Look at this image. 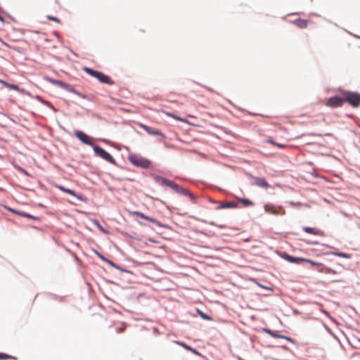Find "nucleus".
I'll return each mask as SVG.
<instances>
[{
  "label": "nucleus",
  "instance_id": "1",
  "mask_svg": "<svg viewBox=\"0 0 360 360\" xmlns=\"http://www.w3.org/2000/svg\"><path fill=\"white\" fill-rule=\"evenodd\" d=\"M156 182L158 184L171 188L176 193H181L185 195H188L191 200H194L193 195L190 193L187 190L180 187L178 184L174 183V181L167 179L165 178H162L161 176H157L155 177Z\"/></svg>",
  "mask_w": 360,
  "mask_h": 360
},
{
  "label": "nucleus",
  "instance_id": "2",
  "mask_svg": "<svg viewBox=\"0 0 360 360\" xmlns=\"http://www.w3.org/2000/svg\"><path fill=\"white\" fill-rule=\"evenodd\" d=\"M83 70L89 75L96 78L101 83L108 84L110 85L114 84V82L110 79V78L108 76L104 75L101 72L94 70L86 67L84 68Z\"/></svg>",
  "mask_w": 360,
  "mask_h": 360
},
{
  "label": "nucleus",
  "instance_id": "3",
  "mask_svg": "<svg viewBox=\"0 0 360 360\" xmlns=\"http://www.w3.org/2000/svg\"><path fill=\"white\" fill-rule=\"evenodd\" d=\"M128 160L132 165L143 169H148L151 165V162L149 160L134 154L129 155Z\"/></svg>",
  "mask_w": 360,
  "mask_h": 360
},
{
  "label": "nucleus",
  "instance_id": "4",
  "mask_svg": "<svg viewBox=\"0 0 360 360\" xmlns=\"http://www.w3.org/2000/svg\"><path fill=\"white\" fill-rule=\"evenodd\" d=\"M344 102L346 101L353 107L360 105V94L356 92L342 91Z\"/></svg>",
  "mask_w": 360,
  "mask_h": 360
},
{
  "label": "nucleus",
  "instance_id": "5",
  "mask_svg": "<svg viewBox=\"0 0 360 360\" xmlns=\"http://www.w3.org/2000/svg\"><path fill=\"white\" fill-rule=\"evenodd\" d=\"M94 151L96 153V155L100 157L101 158L106 160L107 162L115 165V160L112 158V156L108 153L107 151H105L104 149L101 148L100 146H96L94 147Z\"/></svg>",
  "mask_w": 360,
  "mask_h": 360
},
{
  "label": "nucleus",
  "instance_id": "6",
  "mask_svg": "<svg viewBox=\"0 0 360 360\" xmlns=\"http://www.w3.org/2000/svg\"><path fill=\"white\" fill-rule=\"evenodd\" d=\"M265 212L274 215H284L285 210L281 206H276L272 204H266L264 206Z\"/></svg>",
  "mask_w": 360,
  "mask_h": 360
},
{
  "label": "nucleus",
  "instance_id": "7",
  "mask_svg": "<svg viewBox=\"0 0 360 360\" xmlns=\"http://www.w3.org/2000/svg\"><path fill=\"white\" fill-rule=\"evenodd\" d=\"M75 135L79 140L86 145L92 146L94 143V139L81 131H75Z\"/></svg>",
  "mask_w": 360,
  "mask_h": 360
},
{
  "label": "nucleus",
  "instance_id": "8",
  "mask_svg": "<svg viewBox=\"0 0 360 360\" xmlns=\"http://www.w3.org/2000/svg\"><path fill=\"white\" fill-rule=\"evenodd\" d=\"M344 103V98L338 96L329 98L326 101V105L330 108L341 107Z\"/></svg>",
  "mask_w": 360,
  "mask_h": 360
},
{
  "label": "nucleus",
  "instance_id": "9",
  "mask_svg": "<svg viewBox=\"0 0 360 360\" xmlns=\"http://www.w3.org/2000/svg\"><path fill=\"white\" fill-rule=\"evenodd\" d=\"M141 127L144 130L146 131L148 134H150V135H155V136H160L162 138H165V135L163 133H162L160 131H159L158 129H154L153 127H148L147 125H145V124H141Z\"/></svg>",
  "mask_w": 360,
  "mask_h": 360
},
{
  "label": "nucleus",
  "instance_id": "10",
  "mask_svg": "<svg viewBox=\"0 0 360 360\" xmlns=\"http://www.w3.org/2000/svg\"><path fill=\"white\" fill-rule=\"evenodd\" d=\"M263 331L264 333H266V334L271 335L273 338H281V339L286 340L289 342H292V339L291 338H289V337H287V336H285L283 335H280V334H278V333L277 331H273L269 328H263Z\"/></svg>",
  "mask_w": 360,
  "mask_h": 360
},
{
  "label": "nucleus",
  "instance_id": "11",
  "mask_svg": "<svg viewBox=\"0 0 360 360\" xmlns=\"http://www.w3.org/2000/svg\"><path fill=\"white\" fill-rule=\"evenodd\" d=\"M254 184L264 188H268L269 187V183L264 179L259 177L255 178Z\"/></svg>",
  "mask_w": 360,
  "mask_h": 360
},
{
  "label": "nucleus",
  "instance_id": "12",
  "mask_svg": "<svg viewBox=\"0 0 360 360\" xmlns=\"http://www.w3.org/2000/svg\"><path fill=\"white\" fill-rule=\"evenodd\" d=\"M284 259L290 263L300 264L302 262H304V258L302 257H295L291 255L285 254L283 256Z\"/></svg>",
  "mask_w": 360,
  "mask_h": 360
},
{
  "label": "nucleus",
  "instance_id": "13",
  "mask_svg": "<svg viewBox=\"0 0 360 360\" xmlns=\"http://www.w3.org/2000/svg\"><path fill=\"white\" fill-rule=\"evenodd\" d=\"M309 21L304 19H297L292 21V24L296 25L297 27L304 29L307 27Z\"/></svg>",
  "mask_w": 360,
  "mask_h": 360
},
{
  "label": "nucleus",
  "instance_id": "14",
  "mask_svg": "<svg viewBox=\"0 0 360 360\" xmlns=\"http://www.w3.org/2000/svg\"><path fill=\"white\" fill-rule=\"evenodd\" d=\"M134 214L136 215V217H141V218L146 219L150 222L158 224V221L156 219L151 218L148 216H146L140 212H134Z\"/></svg>",
  "mask_w": 360,
  "mask_h": 360
},
{
  "label": "nucleus",
  "instance_id": "15",
  "mask_svg": "<svg viewBox=\"0 0 360 360\" xmlns=\"http://www.w3.org/2000/svg\"><path fill=\"white\" fill-rule=\"evenodd\" d=\"M303 230L307 233H310V234H313V235H321V231L319 230H317L314 228L305 226V227H303Z\"/></svg>",
  "mask_w": 360,
  "mask_h": 360
},
{
  "label": "nucleus",
  "instance_id": "16",
  "mask_svg": "<svg viewBox=\"0 0 360 360\" xmlns=\"http://www.w3.org/2000/svg\"><path fill=\"white\" fill-rule=\"evenodd\" d=\"M176 344L182 346L184 348H185L186 349L188 350V351H191V352H193V354H196V355H198V356H200V354L195 349L192 348L191 347L186 345L185 343L184 342H176Z\"/></svg>",
  "mask_w": 360,
  "mask_h": 360
},
{
  "label": "nucleus",
  "instance_id": "17",
  "mask_svg": "<svg viewBox=\"0 0 360 360\" xmlns=\"http://www.w3.org/2000/svg\"><path fill=\"white\" fill-rule=\"evenodd\" d=\"M236 207H237V204L235 202H228L221 205L218 207V209L236 208Z\"/></svg>",
  "mask_w": 360,
  "mask_h": 360
},
{
  "label": "nucleus",
  "instance_id": "18",
  "mask_svg": "<svg viewBox=\"0 0 360 360\" xmlns=\"http://www.w3.org/2000/svg\"><path fill=\"white\" fill-rule=\"evenodd\" d=\"M58 188L60 191H63V192H64V193H66L70 194V195H72V196H75V197H77V195H76V193H75V191H72V190H71V189L66 188H65V187H64V186H58Z\"/></svg>",
  "mask_w": 360,
  "mask_h": 360
},
{
  "label": "nucleus",
  "instance_id": "19",
  "mask_svg": "<svg viewBox=\"0 0 360 360\" xmlns=\"http://www.w3.org/2000/svg\"><path fill=\"white\" fill-rule=\"evenodd\" d=\"M53 84L59 86L61 88L70 90V85L60 80H53Z\"/></svg>",
  "mask_w": 360,
  "mask_h": 360
},
{
  "label": "nucleus",
  "instance_id": "20",
  "mask_svg": "<svg viewBox=\"0 0 360 360\" xmlns=\"http://www.w3.org/2000/svg\"><path fill=\"white\" fill-rule=\"evenodd\" d=\"M163 112L167 115L168 117H172L178 121H180V122H186V120L185 119H183L176 115H174V113H172L170 112H166V111H163Z\"/></svg>",
  "mask_w": 360,
  "mask_h": 360
},
{
  "label": "nucleus",
  "instance_id": "21",
  "mask_svg": "<svg viewBox=\"0 0 360 360\" xmlns=\"http://www.w3.org/2000/svg\"><path fill=\"white\" fill-rule=\"evenodd\" d=\"M318 271L321 273H324V274H335L336 273L335 271H334L328 267L324 266L323 265L321 268L319 269Z\"/></svg>",
  "mask_w": 360,
  "mask_h": 360
},
{
  "label": "nucleus",
  "instance_id": "22",
  "mask_svg": "<svg viewBox=\"0 0 360 360\" xmlns=\"http://www.w3.org/2000/svg\"><path fill=\"white\" fill-rule=\"evenodd\" d=\"M238 201L241 202L245 207H250L254 205V202L246 198H239Z\"/></svg>",
  "mask_w": 360,
  "mask_h": 360
},
{
  "label": "nucleus",
  "instance_id": "23",
  "mask_svg": "<svg viewBox=\"0 0 360 360\" xmlns=\"http://www.w3.org/2000/svg\"><path fill=\"white\" fill-rule=\"evenodd\" d=\"M10 211H11L12 212L15 213V214H17L18 215H20V216H22V217H27V218H32V219L34 218L32 216H31L30 214H27V213H25V212H20V211H16V210H14L13 209H10Z\"/></svg>",
  "mask_w": 360,
  "mask_h": 360
},
{
  "label": "nucleus",
  "instance_id": "24",
  "mask_svg": "<svg viewBox=\"0 0 360 360\" xmlns=\"http://www.w3.org/2000/svg\"><path fill=\"white\" fill-rule=\"evenodd\" d=\"M304 262L309 263L312 266L319 267V269L323 266L322 264L316 262H314V261L309 259H306V258H304Z\"/></svg>",
  "mask_w": 360,
  "mask_h": 360
},
{
  "label": "nucleus",
  "instance_id": "25",
  "mask_svg": "<svg viewBox=\"0 0 360 360\" xmlns=\"http://www.w3.org/2000/svg\"><path fill=\"white\" fill-rule=\"evenodd\" d=\"M15 359V358L4 353H0V360Z\"/></svg>",
  "mask_w": 360,
  "mask_h": 360
},
{
  "label": "nucleus",
  "instance_id": "26",
  "mask_svg": "<svg viewBox=\"0 0 360 360\" xmlns=\"http://www.w3.org/2000/svg\"><path fill=\"white\" fill-rule=\"evenodd\" d=\"M2 83L6 86H7L8 88L11 89H13V90H16V91H19V88L18 86L16 85H14V84H10L7 82H2Z\"/></svg>",
  "mask_w": 360,
  "mask_h": 360
},
{
  "label": "nucleus",
  "instance_id": "27",
  "mask_svg": "<svg viewBox=\"0 0 360 360\" xmlns=\"http://www.w3.org/2000/svg\"><path fill=\"white\" fill-rule=\"evenodd\" d=\"M47 18H48V19H49L51 20H53V21H54V22H56L57 23H60V20L58 18H56V17L48 15Z\"/></svg>",
  "mask_w": 360,
  "mask_h": 360
},
{
  "label": "nucleus",
  "instance_id": "28",
  "mask_svg": "<svg viewBox=\"0 0 360 360\" xmlns=\"http://www.w3.org/2000/svg\"><path fill=\"white\" fill-rule=\"evenodd\" d=\"M266 142L268 143H270L273 146H276V142H275L274 141V139L271 138V137H269L266 140Z\"/></svg>",
  "mask_w": 360,
  "mask_h": 360
},
{
  "label": "nucleus",
  "instance_id": "29",
  "mask_svg": "<svg viewBox=\"0 0 360 360\" xmlns=\"http://www.w3.org/2000/svg\"><path fill=\"white\" fill-rule=\"evenodd\" d=\"M125 328H126L125 326H122L120 328H116V331L118 333H122V332H124L125 330Z\"/></svg>",
  "mask_w": 360,
  "mask_h": 360
},
{
  "label": "nucleus",
  "instance_id": "30",
  "mask_svg": "<svg viewBox=\"0 0 360 360\" xmlns=\"http://www.w3.org/2000/svg\"><path fill=\"white\" fill-rule=\"evenodd\" d=\"M337 255L343 258H349V255L344 253V252H340V253H338Z\"/></svg>",
  "mask_w": 360,
  "mask_h": 360
},
{
  "label": "nucleus",
  "instance_id": "31",
  "mask_svg": "<svg viewBox=\"0 0 360 360\" xmlns=\"http://www.w3.org/2000/svg\"><path fill=\"white\" fill-rule=\"evenodd\" d=\"M276 146H277V147H278L280 148H285L288 147L287 145L281 144V143H276Z\"/></svg>",
  "mask_w": 360,
  "mask_h": 360
},
{
  "label": "nucleus",
  "instance_id": "32",
  "mask_svg": "<svg viewBox=\"0 0 360 360\" xmlns=\"http://www.w3.org/2000/svg\"><path fill=\"white\" fill-rule=\"evenodd\" d=\"M201 316H202L203 319H208V320H209V319H210V317H209L208 316H207V315H205V314H202V313L201 314Z\"/></svg>",
  "mask_w": 360,
  "mask_h": 360
},
{
  "label": "nucleus",
  "instance_id": "33",
  "mask_svg": "<svg viewBox=\"0 0 360 360\" xmlns=\"http://www.w3.org/2000/svg\"><path fill=\"white\" fill-rule=\"evenodd\" d=\"M0 20H2V18L0 17Z\"/></svg>",
  "mask_w": 360,
  "mask_h": 360
}]
</instances>
